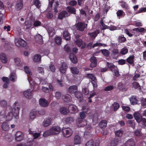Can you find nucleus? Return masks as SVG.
<instances>
[{"instance_id": "nucleus-1", "label": "nucleus", "mask_w": 146, "mask_h": 146, "mask_svg": "<svg viewBox=\"0 0 146 146\" xmlns=\"http://www.w3.org/2000/svg\"><path fill=\"white\" fill-rule=\"evenodd\" d=\"M18 104V102L16 101L13 105L12 107L9 106H7L5 111L6 113L8 112L6 117L7 120H11L13 117L17 119L19 118L20 107Z\"/></svg>"}, {"instance_id": "nucleus-2", "label": "nucleus", "mask_w": 146, "mask_h": 146, "mask_svg": "<svg viewBox=\"0 0 146 146\" xmlns=\"http://www.w3.org/2000/svg\"><path fill=\"white\" fill-rule=\"evenodd\" d=\"M62 133L63 135L66 137H68L71 136L72 134V131L70 128L63 127L62 129Z\"/></svg>"}, {"instance_id": "nucleus-3", "label": "nucleus", "mask_w": 146, "mask_h": 146, "mask_svg": "<svg viewBox=\"0 0 146 146\" xmlns=\"http://www.w3.org/2000/svg\"><path fill=\"white\" fill-rule=\"evenodd\" d=\"M15 44L16 46L19 47L20 46L25 47L27 44L26 42L21 38H19L17 40H16Z\"/></svg>"}, {"instance_id": "nucleus-4", "label": "nucleus", "mask_w": 146, "mask_h": 146, "mask_svg": "<svg viewBox=\"0 0 146 146\" xmlns=\"http://www.w3.org/2000/svg\"><path fill=\"white\" fill-rule=\"evenodd\" d=\"M87 25L82 22H78L76 24V27L78 30L81 31H84L85 28L87 27Z\"/></svg>"}, {"instance_id": "nucleus-5", "label": "nucleus", "mask_w": 146, "mask_h": 146, "mask_svg": "<svg viewBox=\"0 0 146 146\" xmlns=\"http://www.w3.org/2000/svg\"><path fill=\"white\" fill-rule=\"evenodd\" d=\"M75 42L78 47H81V48L82 49H84L86 46V43L84 42L83 40L81 39H77L75 41Z\"/></svg>"}, {"instance_id": "nucleus-6", "label": "nucleus", "mask_w": 146, "mask_h": 146, "mask_svg": "<svg viewBox=\"0 0 146 146\" xmlns=\"http://www.w3.org/2000/svg\"><path fill=\"white\" fill-rule=\"evenodd\" d=\"M50 131L52 132V135L59 134L61 131V129L58 126H54L50 129Z\"/></svg>"}, {"instance_id": "nucleus-7", "label": "nucleus", "mask_w": 146, "mask_h": 146, "mask_svg": "<svg viewBox=\"0 0 146 146\" xmlns=\"http://www.w3.org/2000/svg\"><path fill=\"white\" fill-rule=\"evenodd\" d=\"M15 140L17 141H21L23 139L24 135L21 132L18 131L16 133L15 135Z\"/></svg>"}, {"instance_id": "nucleus-8", "label": "nucleus", "mask_w": 146, "mask_h": 146, "mask_svg": "<svg viewBox=\"0 0 146 146\" xmlns=\"http://www.w3.org/2000/svg\"><path fill=\"white\" fill-rule=\"evenodd\" d=\"M90 61L91 62L90 66L91 68L96 67L97 65V60L95 57L93 56L91 57L90 59Z\"/></svg>"}, {"instance_id": "nucleus-9", "label": "nucleus", "mask_w": 146, "mask_h": 146, "mask_svg": "<svg viewBox=\"0 0 146 146\" xmlns=\"http://www.w3.org/2000/svg\"><path fill=\"white\" fill-rule=\"evenodd\" d=\"M39 103L40 106L43 107H46L48 105L47 101L43 98H40L39 99Z\"/></svg>"}, {"instance_id": "nucleus-10", "label": "nucleus", "mask_w": 146, "mask_h": 146, "mask_svg": "<svg viewBox=\"0 0 146 146\" xmlns=\"http://www.w3.org/2000/svg\"><path fill=\"white\" fill-rule=\"evenodd\" d=\"M35 39L36 43L40 44H42L43 43L42 37L40 35H36Z\"/></svg>"}, {"instance_id": "nucleus-11", "label": "nucleus", "mask_w": 146, "mask_h": 146, "mask_svg": "<svg viewBox=\"0 0 146 146\" xmlns=\"http://www.w3.org/2000/svg\"><path fill=\"white\" fill-rule=\"evenodd\" d=\"M67 68V66L65 62L63 63L61 67L59 68L60 72L62 73H65L66 71Z\"/></svg>"}, {"instance_id": "nucleus-12", "label": "nucleus", "mask_w": 146, "mask_h": 146, "mask_svg": "<svg viewBox=\"0 0 146 146\" xmlns=\"http://www.w3.org/2000/svg\"><path fill=\"white\" fill-rule=\"evenodd\" d=\"M69 58L70 60L73 64H76L78 61L76 56L73 53H71L70 54Z\"/></svg>"}, {"instance_id": "nucleus-13", "label": "nucleus", "mask_w": 146, "mask_h": 146, "mask_svg": "<svg viewBox=\"0 0 146 146\" xmlns=\"http://www.w3.org/2000/svg\"><path fill=\"white\" fill-rule=\"evenodd\" d=\"M77 123L78 126L83 127L87 125V122L85 120L79 119L77 121Z\"/></svg>"}, {"instance_id": "nucleus-14", "label": "nucleus", "mask_w": 146, "mask_h": 146, "mask_svg": "<svg viewBox=\"0 0 146 146\" xmlns=\"http://www.w3.org/2000/svg\"><path fill=\"white\" fill-rule=\"evenodd\" d=\"M23 94L25 97L27 98L30 99L33 96V94L31 91L30 89H28L27 90L24 91Z\"/></svg>"}, {"instance_id": "nucleus-15", "label": "nucleus", "mask_w": 146, "mask_h": 146, "mask_svg": "<svg viewBox=\"0 0 146 146\" xmlns=\"http://www.w3.org/2000/svg\"><path fill=\"white\" fill-rule=\"evenodd\" d=\"M126 146H135V142L133 139H131L127 140L125 143Z\"/></svg>"}, {"instance_id": "nucleus-16", "label": "nucleus", "mask_w": 146, "mask_h": 146, "mask_svg": "<svg viewBox=\"0 0 146 146\" xmlns=\"http://www.w3.org/2000/svg\"><path fill=\"white\" fill-rule=\"evenodd\" d=\"M134 117L135 119L138 123H139L141 121L142 116L140 115V114L139 113L135 112L134 114Z\"/></svg>"}, {"instance_id": "nucleus-17", "label": "nucleus", "mask_w": 146, "mask_h": 146, "mask_svg": "<svg viewBox=\"0 0 146 146\" xmlns=\"http://www.w3.org/2000/svg\"><path fill=\"white\" fill-rule=\"evenodd\" d=\"M107 122L106 120H102L99 124L100 127L101 129L105 128L107 126Z\"/></svg>"}, {"instance_id": "nucleus-18", "label": "nucleus", "mask_w": 146, "mask_h": 146, "mask_svg": "<svg viewBox=\"0 0 146 146\" xmlns=\"http://www.w3.org/2000/svg\"><path fill=\"white\" fill-rule=\"evenodd\" d=\"M77 87L75 85L70 86L68 88V92L70 94H74L77 91Z\"/></svg>"}, {"instance_id": "nucleus-19", "label": "nucleus", "mask_w": 146, "mask_h": 146, "mask_svg": "<svg viewBox=\"0 0 146 146\" xmlns=\"http://www.w3.org/2000/svg\"><path fill=\"white\" fill-rule=\"evenodd\" d=\"M106 65L110 70L112 72L115 70L116 66L113 63L107 62Z\"/></svg>"}, {"instance_id": "nucleus-20", "label": "nucleus", "mask_w": 146, "mask_h": 146, "mask_svg": "<svg viewBox=\"0 0 146 146\" xmlns=\"http://www.w3.org/2000/svg\"><path fill=\"white\" fill-rule=\"evenodd\" d=\"M68 13L66 11H63L60 13L58 15V18L62 19L63 18L68 16Z\"/></svg>"}, {"instance_id": "nucleus-21", "label": "nucleus", "mask_w": 146, "mask_h": 146, "mask_svg": "<svg viewBox=\"0 0 146 146\" xmlns=\"http://www.w3.org/2000/svg\"><path fill=\"white\" fill-rule=\"evenodd\" d=\"M51 120L52 119L50 118L46 119L43 121V125L44 127L48 126L50 124Z\"/></svg>"}, {"instance_id": "nucleus-22", "label": "nucleus", "mask_w": 146, "mask_h": 146, "mask_svg": "<svg viewBox=\"0 0 146 146\" xmlns=\"http://www.w3.org/2000/svg\"><path fill=\"white\" fill-rule=\"evenodd\" d=\"M86 146H99V144L94 143V141L91 139L87 142L85 144Z\"/></svg>"}, {"instance_id": "nucleus-23", "label": "nucleus", "mask_w": 146, "mask_h": 146, "mask_svg": "<svg viewBox=\"0 0 146 146\" xmlns=\"http://www.w3.org/2000/svg\"><path fill=\"white\" fill-rule=\"evenodd\" d=\"M62 98L64 102H69L72 100L71 96L70 95L68 94L62 97Z\"/></svg>"}, {"instance_id": "nucleus-24", "label": "nucleus", "mask_w": 146, "mask_h": 146, "mask_svg": "<svg viewBox=\"0 0 146 146\" xmlns=\"http://www.w3.org/2000/svg\"><path fill=\"white\" fill-rule=\"evenodd\" d=\"M134 55H130L126 59V61L129 64H131L134 63V59L135 58Z\"/></svg>"}, {"instance_id": "nucleus-25", "label": "nucleus", "mask_w": 146, "mask_h": 146, "mask_svg": "<svg viewBox=\"0 0 146 146\" xmlns=\"http://www.w3.org/2000/svg\"><path fill=\"white\" fill-rule=\"evenodd\" d=\"M0 58L1 61L4 63L7 62V59L6 55L4 53H1L0 54Z\"/></svg>"}, {"instance_id": "nucleus-26", "label": "nucleus", "mask_w": 146, "mask_h": 146, "mask_svg": "<svg viewBox=\"0 0 146 146\" xmlns=\"http://www.w3.org/2000/svg\"><path fill=\"white\" fill-rule=\"evenodd\" d=\"M99 33V31L98 30H96L94 32L92 33H88L89 35L90 36L91 38H95Z\"/></svg>"}, {"instance_id": "nucleus-27", "label": "nucleus", "mask_w": 146, "mask_h": 146, "mask_svg": "<svg viewBox=\"0 0 146 146\" xmlns=\"http://www.w3.org/2000/svg\"><path fill=\"white\" fill-rule=\"evenodd\" d=\"M63 36L67 40H69L70 39V35L68 31H65L63 32Z\"/></svg>"}, {"instance_id": "nucleus-28", "label": "nucleus", "mask_w": 146, "mask_h": 146, "mask_svg": "<svg viewBox=\"0 0 146 146\" xmlns=\"http://www.w3.org/2000/svg\"><path fill=\"white\" fill-rule=\"evenodd\" d=\"M81 138L79 135H76L74 138V143L75 144H79L81 142Z\"/></svg>"}, {"instance_id": "nucleus-29", "label": "nucleus", "mask_w": 146, "mask_h": 146, "mask_svg": "<svg viewBox=\"0 0 146 146\" xmlns=\"http://www.w3.org/2000/svg\"><path fill=\"white\" fill-rule=\"evenodd\" d=\"M67 10L68 12L70 13L74 14L76 13V9L73 7L68 6L67 7Z\"/></svg>"}, {"instance_id": "nucleus-30", "label": "nucleus", "mask_w": 146, "mask_h": 146, "mask_svg": "<svg viewBox=\"0 0 146 146\" xmlns=\"http://www.w3.org/2000/svg\"><path fill=\"white\" fill-rule=\"evenodd\" d=\"M130 101L132 104L135 105L138 104V100H137L135 96H132L130 99Z\"/></svg>"}, {"instance_id": "nucleus-31", "label": "nucleus", "mask_w": 146, "mask_h": 146, "mask_svg": "<svg viewBox=\"0 0 146 146\" xmlns=\"http://www.w3.org/2000/svg\"><path fill=\"white\" fill-rule=\"evenodd\" d=\"M69 109L72 111V113H76L78 111L76 107L72 105L70 106Z\"/></svg>"}, {"instance_id": "nucleus-32", "label": "nucleus", "mask_w": 146, "mask_h": 146, "mask_svg": "<svg viewBox=\"0 0 146 146\" xmlns=\"http://www.w3.org/2000/svg\"><path fill=\"white\" fill-rule=\"evenodd\" d=\"M119 141L117 139L114 138L112 140L109 144L110 146H116L118 143Z\"/></svg>"}, {"instance_id": "nucleus-33", "label": "nucleus", "mask_w": 146, "mask_h": 146, "mask_svg": "<svg viewBox=\"0 0 146 146\" xmlns=\"http://www.w3.org/2000/svg\"><path fill=\"white\" fill-rule=\"evenodd\" d=\"M55 31L53 28L50 27L48 29V33L49 36L52 37L54 36L55 34Z\"/></svg>"}, {"instance_id": "nucleus-34", "label": "nucleus", "mask_w": 146, "mask_h": 146, "mask_svg": "<svg viewBox=\"0 0 146 146\" xmlns=\"http://www.w3.org/2000/svg\"><path fill=\"white\" fill-rule=\"evenodd\" d=\"M1 127L5 131H8L9 129V126L6 122H3L2 124Z\"/></svg>"}, {"instance_id": "nucleus-35", "label": "nucleus", "mask_w": 146, "mask_h": 146, "mask_svg": "<svg viewBox=\"0 0 146 146\" xmlns=\"http://www.w3.org/2000/svg\"><path fill=\"white\" fill-rule=\"evenodd\" d=\"M74 96L76 98L80 100L82 99V94L81 92H79L76 91L74 94Z\"/></svg>"}, {"instance_id": "nucleus-36", "label": "nucleus", "mask_w": 146, "mask_h": 146, "mask_svg": "<svg viewBox=\"0 0 146 146\" xmlns=\"http://www.w3.org/2000/svg\"><path fill=\"white\" fill-rule=\"evenodd\" d=\"M118 40L119 42L123 43L126 40V39L124 37L123 35H122L118 36Z\"/></svg>"}, {"instance_id": "nucleus-37", "label": "nucleus", "mask_w": 146, "mask_h": 146, "mask_svg": "<svg viewBox=\"0 0 146 146\" xmlns=\"http://www.w3.org/2000/svg\"><path fill=\"white\" fill-rule=\"evenodd\" d=\"M29 134L33 135L34 139L37 138L40 135L39 133L34 132L31 131L30 129H29Z\"/></svg>"}, {"instance_id": "nucleus-38", "label": "nucleus", "mask_w": 146, "mask_h": 146, "mask_svg": "<svg viewBox=\"0 0 146 146\" xmlns=\"http://www.w3.org/2000/svg\"><path fill=\"white\" fill-rule=\"evenodd\" d=\"M41 59V57L40 55L37 54L34 56L33 60L35 62H39L40 60Z\"/></svg>"}, {"instance_id": "nucleus-39", "label": "nucleus", "mask_w": 146, "mask_h": 146, "mask_svg": "<svg viewBox=\"0 0 146 146\" xmlns=\"http://www.w3.org/2000/svg\"><path fill=\"white\" fill-rule=\"evenodd\" d=\"M70 70L72 73L74 74H78L79 72V70L77 68L74 67H71Z\"/></svg>"}, {"instance_id": "nucleus-40", "label": "nucleus", "mask_w": 146, "mask_h": 146, "mask_svg": "<svg viewBox=\"0 0 146 146\" xmlns=\"http://www.w3.org/2000/svg\"><path fill=\"white\" fill-rule=\"evenodd\" d=\"M133 87L135 89L137 90H140L141 87L139 84L137 82H134L132 84Z\"/></svg>"}, {"instance_id": "nucleus-41", "label": "nucleus", "mask_w": 146, "mask_h": 146, "mask_svg": "<svg viewBox=\"0 0 146 146\" xmlns=\"http://www.w3.org/2000/svg\"><path fill=\"white\" fill-rule=\"evenodd\" d=\"M120 3H121V6L122 8L126 9H128V6L126 2L122 0L120 2Z\"/></svg>"}, {"instance_id": "nucleus-42", "label": "nucleus", "mask_w": 146, "mask_h": 146, "mask_svg": "<svg viewBox=\"0 0 146 146\" xmlns=\"http://www.w3.org/2000/svg\"><path fill=\"white\" fill-rule=\"evenodd\" d=\"M74 121V119L73 117H68L65 119V122L66 123H68L73 122Z\"/></svg>"}, {"instance_id": "nucleus-43", "label": "nucleus", "mask_w": 146, "mask_h": 146, "mask_svg": "<svg viewBox=\"0 0 146 146\" xmlns=\"http://www.w3.org/2000/svg\"><path fill=\"white\" fill-rule=\"evenodd\" d=\"M115 134L116 136L120 137H121L123 134V131L120 129L118 130L115 131Z\"/></svg>"}, {"instance_id": "nucleus-44", "label": "nucleus", "mask_w": 146, "mask_h": 146, "mask_svg": "<svg viewBox=\"0 0 146 146\" xmlns=\"http://www.w3.org/2000/svg\"><path fill=\"white\" fill-rule=\"evenodd\" d=\"M60 111L61 113L64 115L66 114L68 112L67 109L65 107L61 108Z\"/></svg>"}, {"instance_id": "nucleus-45", "label": "nucleus", "mask_w": 146, "mask_h": 146, "mask_svg": "<svg viewBox=\"0 0 146 146\" xmlns=\"http://www.w3.org/2000/svg\"><path fill=\"white\" fill-rule=\"evenodd\" d=\"M124 13L123 11L121 10H119L117 11L116 12V14L117 15V16L119 19H120V17H122L123 14Z\"/></svg>"}, {"instance_id": "nucleus-46", "label": "nucleus", "mask_w": 146, "mask_h": 146, "mask_svg": "<svg viewBox=\"0 0 146 146\" xmlns=\"http://www.w3.org/2000/svg\"><path fill=\"white\" fill-rule=\"evenodd\" d=\"M133 31L136 32H146V29H144V28L141 27L140 28H135L133 29Z\"/></svg>"}, {"instance_id": "nucleus-47", "label": "nucleus", "mask_w": 146, "mask_h": 146, "mask_svg": "<svg viewBox=\"0 0 146 146\" xmlns=\"http://www.w3.org/2000/svg\"><path fill=\"white\" fill-rule=\"evenodd\" d=\"M100 23L102 27V28L101 29L102 30H104L106 29H108L109 26L106 25L103 22V20L102 19L100 21Z\"/></svg>"}, {"instance_id": "nucleus-48", "label": "nucleus", "mask_w": 146, "mask_h": 146, "mask_svg": "<svg viewBox=\"0 0 146 146\" xmlns=\"http://www.w3.org/2000/svg\"><path fill=\"white\" fill-rule=\"evenodd\" d=\"M55 41L56 43L58 45L61 44L62 38L60 37H56L55 38Z\"/></svg>"}, {"instance_id": "nucleus-49", "label": "nucleus", "mask_w": 146, "mask_h": 146, "mask_svg": "<svg viewBox=\"0 0 146 146\" xmlns=\"http://www.w3.org/2000/svg\"><path fill=\"white\" fill-rule=\"evenodd\" d=\"M100 50L103 54L106 57L108 56L109 55L110 53L108 50L103 49L101 50Z\"/></svg>"}, {"instance_id": "nucleus-50", "label": "nucleus", "mask_w": 146, "mask_h": 146, "mask_svg": "<svg viewBox=\"0 0 146 146\" xmlns=\"http://www.w3.org/2000/svg\"><path fill=\"white\" fill-rule=\"evenodd\" d=\"M23 4L22 2H20L17 3L15 5V8L18 11L21 9L23 7Z\"/></svg>"}, {"instance_id": "nucleus-51", "label": "nucleus", "mask_w": 146, "mask_h": 146, "mask_svg": "<svg viewBox=\"0 0 146 146\" xmlns=\"http://www.w3.org/2000/svg\"><path fill=\"white\" fill-rule=\"evenodd\" d=\"M36 112L35 111H32L30 114V117L31 119H34L36 117Z\"/></svg>"}, {"instance_id": "nucleus-52", "label": "nucleus", "mask_w": 146, "mask_h": 146, "mask_svg": "<svg viewBox=\"0 0 146 146\" xmlns=\"http://www.w3.org/2000/svg\"><path fill=\"white\" fill-rule=\"evenodd\" d=\"M104 46L105 47L107 46L106 44H102L101 43H96L93 44L92 46V48H94L96 46Z\"/></svg>"}, {"instance_id": "nucleus-53", "label": "nucleus", "mask_w": 146, "mask_h": 146, "mask_svg": "<svg viewBox=\"0 0 146 146\" xmlns=\"http://www.w3.org/2000/svg\"><path fill=\"white\" fill-rule=\"evenodd\" d=\"M128 52V49L126 47H125L121 49L120 53L124 55L127 54Z\"/></svg>"}, {"instance_id": "nucleus-54", "label": "nucleus", "mask_w": 146, "mask_h": 146, "mask_svg": "<svg viewBox=\"0 0 146 146\" xmlns=\"http://www.w3.org/2000/svg\"><path fill=\"white\" fill-rule=\"evenodd\" d=\"M118 88L120 90H123L125 88V86L121 82H119L118 84Z\"/></svg>"}, {"instance_id": "nucleus-55", "label": "nucleus", "mask_w": 146, "mask_h": 146, "mask_svg": "<svg viewBox=\"0 0 146 146\" xmlns=\"http://www.w3.org/2000/svg\"><path fill=\"white\" fill-rule=\"evenodd\" d=\"M25 25L26 26V29L28 30L30 29L32 26L31 23L29 21H25Z\"/></svg>"}, {"instance_id": "nucleus-56", "label": "nucleus", "mask_w": 146, "mask_h": 146, "mask_svg": "<svg viewBox=\"0 0 146 146\" xmlns=\"http://www.w3.org/2000/svg\"><path fill=\"white\" fill-rule=\"evenodd\" d=\"M14 61L17 66H21V63L19 58H15Z\"/></svg>"}, {"instance_id": "nucleus-57", "label": "nucleus", "mask_w": 146, "mask_h": 146, "mask_svg": "<svg viewBox=\"0 0 146 146\" xmlns=\"http://www.w3.org/2000/svg\"><path fill=\"white\" fill-rule=\"evenodd\" d=\"M24 70L25 72L27 74H29V75H32L31 70L28 66H25Z\"/></svg>"}, {"instance_id": "nucleus-58", "label": "nucleus", "mask_w": 146, "mask_h": 146, "mask_svg": "<svg viewBox=\"0 0 146 146\" xmlns=\"http://www.w3.org/2000/svg\"><path fill=\"white\" fill-rule=\"evenodd\" d=\"M51 135H52V132L50 131V129L47 131H45L43 134V136L44 137H46L48 136Z\"/></svg>"}, {"instance_id": "nucleus-59", "label": "nucleus", "mask_w": 146, "mask_h": 146, "mask_svg": "<svg viewBox=\"0 0 146 146\" xmlns=\"http://www.w3.org/2000/svg\"><path fill=\"white\" fill-rule=\"evenodd\" d=\"M98 120V116L97 114H95L93 116L92 121L95 123H97Z\"/></svg>"}, {"instance_id": "nucleus-60", "label": "nucleus", "mask_w": 146, "mask_h": 146, "mask_svg": "<svg viewBox=\"0 0 146 146\" xmlns=\"http://www.w3.org/2000/svg\"><path fill=\"white\" fill-rule=\"evenodd\" d=\"M113 88L114 87L113 86L110 85L106 87L105 88H104V91H110L113 90Z\"/></svg>"}, {"instance_id": "nucleus-61", "label": "nucleus", "mask_w": 146, "mask_h": 146, "mask_svg": "<svg viewBox=\"0 0 146 146\" xmlns=\"http://www.w3.org/2000/svg\"><path fill=\"white\" fill-rule=\"evenodd\" d=\"M87 75L88 77L91 79L92 81H94V80H96V77L93 74H88Z\"/></svg>"}, {"instance_id": "nucleus-62", "label": "nucleus", "mask_w": 146, "mask_h": 146, "mask_svg": "<svg viewBox=\"0 0 146 146\" xmlns=\"http://www.w3.org/2000/svg\"><path fill=\"white\" fill-rule=\"evenodd\" d=\"M33 3L35 6L38 8L40 7V2L39 0H34Z\"/></svg>"}, {"instance_id": "nucleus-63", "label": "nucleus", "mask_w": 146, "mask_h": 146, "mask_svg": "<svg viewBox=\"0 0 146 146\" xmlns=\"http://www.w3.org/2000/svg\"><path fill=\"white\" fill-rule=\"evenodd\" d=\"M0 104L1 106L5 107L7 105V102L5 100H3L0 101Z\"/></svg>"}, {"instance_id": "nucleus-64", "label": "nucleus", "mask_w": 146, "mask_h": 146, "mask_svg": "<svg viewBox=\"0 0 146 146\" xmlns=\"http://www.w3.org/2000/svg\"><path fill=\"white\" fill-rule=\"evenodd\" d=\"M126 63V61L123 59H121L118 61V63L119 65H123L125 64Z\"/></svg>"}]
</instances>
